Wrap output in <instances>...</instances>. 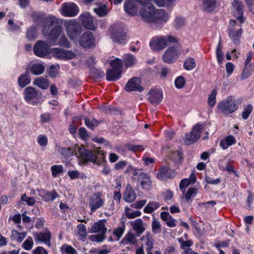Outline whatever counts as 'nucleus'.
I'll list each match as a JSON object with an SVG mask.
<instances>
[{"label":"nucleus","mask_w":254,"mask_h":254,"mask_svg":"<svg viewBox=\"0 0 254 254\" xmlns=\"http://www.w3.org/2000/svg\"><path fill=\"white\" fill-rule=\"evenodd\" d=\"M178 42V39L173 36H156L150 41V46L153 51H158L164 49L168 45Z\"/></svg>","instance_id":"obj_1"},{"label":"nucleus","mask_w":254,"mask_h":254,"mask_svg":"<svg viewBox=\"0 0 254 254\" xmlns=\"http://www.w3.org/2000/svg\"><path fill=\"white\" fill-rule=\"evenodd\" d=\"M112 68L106 72V79L109 81H116L121 76L123 68V62L121 59H116L111 61Z\"/></svg>","instance_id":"obj_2"},{"label":"nucleus","mask_w":254,"mask_h":254,"mask_svg":"<svg viewBox=\"0 0 254 254\" xmlns=\"http://www.w3.org/2000/svg\"><path fill=\"white\" fill-rule=\"evenodd\" d=\"M111 38L117 43H123L126 38L124 26L120 23H114L110 27Z\"/></svg>","instance_id":"obj_3"},{"label":"nucleus","mask_w":254,"mask_h":254,"mask_svg":"<svg viewBox=\"0 0 254 254\" xmlns=\"http://www.w3.org/2000/svg\"><path fill=\"white\" fill-rule=\"evenodd\" d=\"M217 109L223 114L233 113L237 109L234 97L230 96L222 100L218 104Z\"/></svg>","instance_id":"obj_4"},{"label":"nucleus","mask_w":254,"mask_h":254,"mask_svg":"<svg viewBox=\"0 0 254 254\" xmlns=\"http://www.w3.org/2000/svg\"><path fill=\"white\" fill-rule=\"evenodd\" d=\"M42 34L45 36H48L51 40L50 44H53L61 35L62 32V27L58 24V21L56 19V23L54 25L50 26H44L42 28Z\"/></svg>","instance_id":"obj_5"},{"label":"nucleus","mask_w":254,"mask_h":254,"mask_svg":"<svg viewBox=\"0 0 254 254\" xmlns=\"http://www.w3.org/2000/svg\"><path fill=\"white\" fill-rule=\"evenodd\" d=\"M204 127L203 124H196L190 133L186 134L184 138L185 143L188 145L197 141L200 137L201 132L203 130Z\"/></svg>","instance_id":"obj_6"},{"label":"nucleus","mask_w":254,"mask_h":254,"mask_svg":"<svg viewBox=\"0 0 254 254\" xmlns=\"http://www.w3.org/2000/svg\"><path fill=\"white\" fill-rule=\"evenodd\" d=\"M65 26L68 37L72 40H76L81 32L80 24L74 20H70L65 22Z\"/></svg>","instance_id":"obj_7"},{"label":"nucleus","mask_w":254,"mask_h":254,"mask_svg":"<svg viewBox=\"0 0 254 254\" xmlns=\"http://www.w3.org/2000/svg\"><path fill=\"white\" fill-rule=\"evenodd\" d=\"M155 11V7L150 3L142 5L139 13L142 20L151 23L154 15Z\"/></svg>","instance_id":"obj_8"},{"label":"nucleus","mask_w":254,"mask_h":254,"mask_svg":"<svg viewBox=\"0 0 254 254\" xmlns=\"http://www.w3.org/2000/svg\"><path fill=\"white\" fill-rule=\"evenodd\" d=\"M180 55L178 47L171 46L168 48L163 55V60L166 63H172L179 57Z\"/></svg>","instance_id":"obj_9"},{"label":"nucleus","mask_w":254,"mask_h":254,"mask_svg":"<svg viewBox=\"0 0 254 254\" xmlns=\"http://www.w3.org/2000/svg\"><path fill=\"white\" fill-rule=\"evenodd\" d=\"M32 17L33 21L37 24H43V27L54 25L56 23V19L55 17H46L45 13H34L32 15Z\"/></svg>","instance_id":"obj_10"},{"label":"nucleus","mask_w":254,"mask_h":254,"mask_svg":"<svg viewBox=\"0 0 254 254\" xmlns=\"http://www.w3.org/2000/svg\"><path fill=\"white\" fill-rule=\"evenodd\" d=\"M169 18V15L162 9L155 10L154 15L151 23L157 27H161Z\"/></svg>","instance_id":"obj_11"},{"label":"nucleus","mask_w":254,"mask_h":254,"mask_svg":"<svg viewBox=\"0 0 254 254\" xmlns=\"http://www.w3.org/2000/svg\"><path fill=\"white\" fill-rule=\"evenodd\" d=\"M102 193L98 192L93 193L89 199V207L91 212H93L97 209L103 206L105 200L102 198Z\"/></svg>","instance_id":"obj_12"},{"label":"nucleus","mask_w":254,"mask_h":254,"mask_svg":"<svg viewBox=\"0 0 254 254\" xmlns=\"http://www.w3.org/2000/svg\"><path fill=\"white\" fill-rule=\"evenodd\" d=\"M51 53L54 58L60 60H70L75 56V54L70 51L58 48L52 49Z\"/></svg>","instance_id":"obj_13"},{"label":"nucleus","mask_w":254,"mask_h":254,"mask_svg":"<svg viewBox=\"0 0 254 254\" xmlns=\"http://www.w3.org/2000/svg\"><path fill=\"white\" fill-rule=\"evenodd\" d=\"M79 43L84 48H92L95 46V39L91 32L83 33L80 38Z\"/></svg>","instance_id":"obj_14"},{"label":"nucleus","mask_w":254,"mask_h":254,"mask_svg":"<svg viewBox=\"0 0 254 254\" xmlns=\"http://www.w3.org/2000/svg\"><path fill=\"white\" fill-rule=\"evenodd\" d=\"M77 157L84 162L90 161L94 163L96 162L95 153L94 151H91L86 150L84 148H79L78 153H76Z\"/></svg>","instance_id":"obj_15"},{"label":"nucleus","mask_w":254,"mask_h":254,"mask_svg":"<svg viewBox=\"0 0 254 254\" xmlns=\"http://www.w3.org/2000/svg\"><path fill=\"white\" fill-rule=\"evenodd\" d=\"M49 46L47 43L38 41L34 47V54L40 57H43L48 54Z\"/></svg>","instance_id":"obj_16"},{"label":"nucleus","mask_w":254,"mask_h":254,"mask_svg":"<svg viewBox=\"0 0 254 254\" xmlns=\"http://www.w3.org/2000/svg\"><path fill=\"white\" fill-rule=\"evenodd\" d=\"M140 79L139 78L132 77L127 83L125 90L127 92L133 91L141 92L143 90V88L140 85Z\"/></svg>","instance_id":"obj_17"},{"label":"nucleus","mask_w":254,"mask_h":254,"mask_svg":"<svg viewBox=\"0 0 254 254\" xmlns=\"http://www.w3.org/2000/svg\"><path fill=\"white\" fill-rule=\"evenodd\" d=\"M78 11V7L74 3H65L62 5V13L65 16H74Z\"/></svg>","instance_id":"obj_18"},{"label":"nucleus","mask_w":254,"mask_h":254,"mask_svg":"<svg viewBox=\"0 0 254 254\" xmlns=\"http://www.w3.org/2000/svg\"><path fill=\"white\" fill-rule=\"evenodd\" d=\"M137 2L135 0H126L124 3L125 11L130 15H136L138 10Z\"/></svg>","instance_id":"obj_19"},{"label":"nucleus","mask_w":254,"mask_h":254,"mask_svg":"<svg viewBox=\"0 0 254 254\" xmlns=\"http://www.w3.org/2000/svg\"><path fill=\"white\" fill-rule=\"evenodd\" d=\"M176 175V172L174 169H169L166 166H162L159 169L157 177L159 180H165L167 178H173Z\"/></svg>","instance_id":"obj_20"},{"label":"nucleus","mask_w":254,"mask_h":254,"mask_svg":"<svg viewBox=\"0 0 254 254\" xmlns=\"http://www.w3.org/2000/svg\"><path fill=\"white\" fill-rule=\"evenodd\" d=\"M137 181L141 187V188L144 190H149L152 186L150 176L144 172H141L139 174V177L137 178Z\"/></svg>","instance_id":"obj_21"},{"label":"nucleus","mask_w":254,"mask_h":254,"mask_svg":"<svg viewBox=\"0 0 254 254\" xmlns=\"http://www.w3.org/2000/svg\"><path fill=\"white\" fill-rule=\"evenodd\" d=\"M106 220L102 219L95 222L91 226V229L89 231L90 233H100L105 235L107 232V228L105 227V224Z\"/></svg>","instance_id":"obj_22"},{"label":"nucleus","mask_w":254,"mask_h":254,"mask_svg":"<svg viewBox=\"0 0 254 254\" xmlns=\"http://www.w3.org/2000/svg\"><path fill=\"white\" fill-rule=\"evenodd\" d=\"M148 99L152 104L158 105L162 99V92L158 89H151L148 93Z\"/></svg>","instance_id":"obj_23"},{"label":"nucleus","mask_w":254,"mask_h":254,"mask_svg":"<svg viewBox=\"0 0 254 254\" xmlns=\"http://www.w3.org/2000/svg\"><path fill=\"white\" fill-rule=\"evenodd\" d=\"M79 18L85 28L89 30L95 29L93 20L89 13H83L80 16Z\"/></svg>","instance_id":"obj_24"},{"label":"nucleus","mask_w":254,"mask_h":254,"mask_svg":"<svg viewBox=\"0 0 254 254\" xmlns=\"http://www.w3.org/2000/svg\"><path fill=\"white\" fill-rule=\"evenodd\" d=\"M232 5L235 9L234 11V15L236 18L240 20L241 24L244 22V20L242 19V16L243 15V5L241 1L238 0H235Z\"/></svg>","instance_id":"obj_25"},{"label":"nucleus","mask_w":254,"mask_h":254,"mask_svg":"<svg viewBox=\"0 0 254 254\" xmlns=\"http://www.w3.org/2000/svg\"><path fill=\"white\" fill-rule=\"evenodd\" d=\"M132 229L137 236L142 234L145 230V224L141 219H137L130 222Z\"/></svg>","instance_id":"obj_26"},{"label":"nucleus","mask_w":254,"mask_h":254,"mask_svg":"<svg viewBox=\"0 0 254 254\" xmlns=\"http://www.w3.org/2000/svg\"><path fill=\"white\" fill-rule=\"evenodd\" d=\"M35 236L36 242H43L49 247L50 246L51 234L50 231L47 230L44 232L37 233L35 235Z\"/></svg>","instance_id":"obj_27"},{"label":"nucleus","mask_w":254,"mask_h":254,"mask_svg":"<svg viewBox=\"0 0 254 254\" xmlns=\"http://www.w3.org/2000/svg\"><path fill=\"white\" fill-rule=\"evenodd\" d=\"M239 28L235 31L229 32V35L230 38L232 40L234 43L238 44L240 43V38L242 34V29L241 24L238 25Z\"/></svg>","instance_id":"obj_28"},{"label":"nucleus","mask_w":254,"mask_h":254,"mask_svg":"<svg viewBox=\"0 0 254 254\" xmlns=\"http://www.w3.org/2000/svg\"><path fill=\"white\" fill-rule=\"evenodd\" d=\"M137 243L135 235L131 232L127 233L121 241V243L124 245H136Z\"/></svg>","instance_id":"obj_29"},{"label":"nucleus","mask_w":254,"mask_h":254,"mask_svg":"<svg viewBox=\"0 0 254 254\" xmlns=\"http://www.w3.org/2000/svg\"><path fill=\"white\" fill-rule=\"evenodd\" d=\"M135 198L136 194L134 190L132 189L130 185H127L124 195V199L126 201L131 202L133 201Z\"/></svg>","instance_id":"obj_30"},{"label":"nucleus","mask_w":254,"mask_h":254,"mask_svg":"<svg viewBox=\"0 0 254 254\" xmlns=\"http://www.w3.org/2000/svg\"><path fill=\"white\" fill-rule=\"evenodd\" d=\"M25 99L29 102L31 100L34 99L37 96V92L35 89L32 87H28L24 90Z\"/></svg>","instance_id":"obj_31"},{"label":"nucleus","mask_w":254,"mask_h":254,"mask_svg":"<svg viewBox=\"0 0 254 254\" xmlns=\"http://www.w3.org/2000/svg\"><path fill=\"white\" fill-rule=\"evenodd\" d=\"M56 149L58 151L60 152L65 158L72 156L75 151L74 148L73 147L63 148L60 146H56Z\"/></svg>","instance_id":"obj_32"},{"label":"nucleus","mask_w":254,"mask_h":254,"mask_svg":"<svg viewBox=\"0 0 254 254\" xmlns=\"http://www.w3.org/2000/svg\"><path fill=\"white\" fill-rule=\"evenodd\" d=\"M235 142V138L233 135H229L220 141V145L223 149H226L229 146L234 144Z\"/></svg>","instance_id":"obj_33"},{"label":"nucleus","mask_w":254,"mask_h":254,"mask_svg":"<svg viewBox=\"0 0 254 254\" xmlns=\"http://www.w3.org/2000/svg\"><path fill=\"white\" fill-rule=\"evenodd\" d=\"M45 68L44 65L42 64H37L32 65L29 70L33 74L38 75L43 73Z\"/></svg>","instance_id":"obj_34"},{"label":"nucleus","mask_w":254,"mask_h":254,"mask_svg":"<svg viewBox=\"0 0 254 254\" xmlns=\"http://www.w3.org/2000/svg\"><path fill=\"white\" fill-rule=\"evenodd\" d=\"M34 84L44 90L47 89L49 85L48 80L41 77L36 78L34 81Z\"/></svg>","instance_id":"obj_35"},{"label":"nucleus","mask_w":254,"mask_h":254,"mask_svg":"<svg viewBox=\"0 0 254 254\" xmlns=\"http://www.w3.org/2000/svg\"><path fill=\"white\" fill-rule=\"evenodd\" d=\"M146 240V245L147 246L146 251L152 250L154 245V240L152 238V235L150 232L147 233L145 235L143 236L140 240Z\"/></svg>","instance_id":"obj_36"},{"label":"nucleus","mask_w":254,"mask_h":254,"mask_svg":"<svg viewBox=\"0 0 254 254\" xmlns=\"http://www.w3.org/2000/svg\"><path fill=\"white\" fill-rule=\"evenodd\" d=\"M216 0H202V8L207 11H211L214 9Z\"/></svg>","instance_id":"obj_37"},{"label":"nucleus","mask_w":254,"mask_h":254,"mask_svg":"<svg viewBox=\"0 0 254 254\" xmlns=\"http://www.w3.org/2000/svg\"><path fill=\"white\" fill-rule=\"evenodd\" d=\"M254 71V64H250V65H245L243 70L241 79L244 80L249 77L251 74Z\"/></svg>","instance_id":"obj_38"},{"label":"nucleus","mask_w":254,"mask_h":254,"mask_svg":"<svg viewBox=\"0 0 254 254\" xmlns=\"http://www.w3.org/2000/svg\"><path fill=\"white\" fill-rule=\"evenodd\" d=\"M94 153H95L96 162L94 164H100L105 161V153L100 148L97 150H94Z\"/></svg>","instance_id":"obj_39"},{"label":"nucleus","mask_w":254,"mask_h":254,"mask_svg":"<svg viewBox=\"0 0 254 254\" xmlns=\"http://www.w3.org/2000/svg\"><path fill=\"white\" fill-rule=\"evenodd\" d=\"M27 235V232H23L19 233L16 230H12L11 235V238L16 241L19 243H21Z\"/></svg>","instance_id":"obj_40"},{"label":"nucleus","mask_w":254,"mask_h":254,"mask_svg":"<svg viewBox=\"0 0 254 254\" xmlns=\"http://www.w3.org/2000/svg\"><path fill=\"white\" fill-rule=\"evenodd\" d=\"M85 125L89 129L93 130L99 124V122L94 118L90 119L86 117L84 118Z\"/></svg>","instance_id":"obj_41"},{"label":"nucleus","mask_w":254,"mask_h":254,"mask_svg":"<svg viewBox=\"0 0 254 254\" xmlns=\"http://www.w3.org/2000/svg\"><path fill=\"white\" fill-rule=\"evenodd\" d=\"M31 78L29 73L27 72L24 74H22L18 78V84L21 87H24L30 82Z\"/></svg>","instance_id":"obj_42"},{"label":"nucleus","mask_w":254,"mask_h":254,"mask_svg":"<svg viewBox=\"0 0 254 254\" xmlns=\"http://www.w3.org/2000/svg\"><path fill=\"white\" fill-rule=\"evenodd\" d=\"M124 62L125 65L127 67H130L134 65L136 62L135 58L131 55H126L124 57Z\"/></svg>","instance_id":"obj_43"},{"label":"nucleus","mask_w":254,"mask_h":254,"mask_svg":"<svg viewBox=\"0 0 254 254\" xmlns=\"http://www.w3.org/2000/svg\"><path fill=\"white\" fill-rule=\"evenodd\" d=\"M195 60L193 58H187L184 64V67L187 70L193 69L196 66Z\"/></svg>","instance_id":"obj_44"},{"label":"nucleus","mask_w":254,"mask_h":254,"mask_svg":"<svg viewBox=\"0 0 254 254\" xmlns=\"http://www.w3.org/2000/svg\"><path fill=\"white\" fill-rule=\"evenodd\" d=\"M160 206L159 204L155 201L149 202L144 208V212L146 213H151Z\"/></svg>","instance_id":"obj_45"},{"label":"nucleus","mask_w":254,"mask_h":254,"mask_svg":"<svg viewBox=\"0 0 254 254\" xmlns=\"http://www.w3.org/2000/svg\"><path fill=\"white\" fill-rule=\"evenodd\" d=\"M46 201H53L56 198L58 197L59 194L54 190L47 191L41 196Z\"/></svg>","instance_id":"obj_46"},{"label":"nucleus","mask_w":254,"mask_h":254,"mask_svg":"<svg viewBox=\"0 0 254 254\" xmlns=\"http://www.w3.org/2000/svg\"><path fill=\"white\" fill-rule=\"evenodd\" d=\"M217 90L215 89H213L210 95L209 96L208 103L209 106L213 107L216 102Z\"/></svg>","instance_id":"obj_47"},{"label":"nucleus","mask_w":254,"mask_h":254,"mask_svg":"<svg viewBox=\"0 0 254 254\" xmlns=\"http://www.w3.org/2000/svg\"><path fill=\"white\" fill-rule=\"evenodd\" d=\"M94 11L100 17L106 15L108 13L105 4H103L98 8H94Z\"/></svg>","instance_id":"obj_48"},{"label":"nucleus","mask_w":254,"mask_h":254,"mask_svg":"<svg viewBox=\"0 0 254 254\" xmlns=\"http://www.w3.org/2000/svg\"><path fill=\"white\" fill-rule=\"evenodd\" d=\"M78 234L81 237V239L83 241L86 238L87 235V231L86 226L83 224H79L77 226Z\"/></svg>","instance_id":"obj_49"},{"label":"nucleus","mask_w":254,"mask_h":254,"mask_svg":"<svg viewBox=\"0 0 254 254\" xmlns=\"http://www.w3.org/2000/svg\"><path fill=\"white\" fill-rule=\"evenodd\" d=\"M51 171L53 176L56 177L58 174L63 172L64 168L62 165H54L51 167Z\"/></svg>","instance_id":"obj_50"},{"label":"nucleus","mask_w":254,"mask_h":254,"mask_svg":"<svg viewBox=\"0 0 254 254\" xmlns=\"http://www.w3.org/2000/svg\"><path fill=\"white\" fill-rule=\"evenodd\" d=\"M61 250L64 254H76V251L69 245H64L62 246Z\"/></svg>","instance_id":"obj_51"},{"label":"nucleus","mask_w":254,"mask_h":254,"mask_svg":"<svg viewBox=\"0 0 254 254\" xmlns=\"http://www.w3.org/2000/svg\"><path fill=\"white\" fill-rule=\"evenodd\" d=\"M173 24L176 29H180L185 25V20L183 17H177L174 21Z\"/></svg>","instance_id":"obj_52"},{"label":"nucleus","mask_w":254,"mask_h":254,"mask_svg":"<svg viewBox=\"0 0 254 254\" xmlns=\"http://www.w3.org/2000/svg\"><path fill=\"white\" fill-rule=\"evenodd\" d=\"M223 55L222 46L220 42H219L216 49V56L217 61L220 64H221L224 60Z\"/></svg>","instance_id":"obj_53"},{"label":"nucleus","mask_w":254,"mask_h":254,"mask_svg":"<svg viewBox=\"0 0 254 254\" xmlns=\"http://www.w3.org/2000/svg\"><path fill=\"white\" fill-rule=\"evenodd\" d=\"M130 209L127 207L125 210V214L127 218L128 219H132L136 217H138L141 215V212L139 211H135L132 212H129L128 211Z\"/></svg>","instance_id":"obj_54"},{"label":"nucleus","mask_w":254,"mask_h":254,"mask_svg":"<svg viewBox=\"0 0 254 254\" xmlns=\"http://www.w3.org/2000/svg\"><path fill=\"white\" fill-rule=\"evenodd\" d=\"M197 191V190L194 188H190L188 189L185 195V198L187 201L190 200V198L194 197Z\"/></svg>","instance_id":"obj_55"},{"label":"nucleus","mask_w":254,"mask_h":254,"mask_svg":"<svg viewBox=\"0 0 254 254\" xmlns=\"http://www.w3.org/2000/svg\"><path fill=\"white\" fill-rule=\"evenodd\" d=\"M37 36V30L35 27H31L27 31V38L30 40L35 39Z\"/></svg>","instance_id":"obj_56"},{"label":"nucleus","mask_w":254,"mask_h":254,"mask_svg":"<svg viewBox=\"0 0 254 254\" xmlns=\"http://www.w3.org/2000/svg\"><path fill=\"white\" fill-rule=\"evenodd\" d=\"M253 109L252 105L249 104L245 108L244 111L242 113V118L246 120L248 118Z\"/></svg>","instance_id":"obj_57"},{"label":"nucleus","mask_w":254,"mask_h":254,"mask_svg":"<svg viewBox=\"0 0 254 254\" xmlns=\"http://www.w3.org/2000/svg\"><path fill=\"white\" fill-rule=\"evenodd\" d=\"M185 82L186 80L185 78L183 76H180L176 79L175 84L177 88L181 89L184 86Z\"/></svg>","instance_id":"obj_58"},{"label":"nucleus","mask_w":254,"mask_h":254,"mask_svg":"<svg viewBox=\"0 0 254 254\" xmlns=\"http://www.w3.org/2000/svg\"><path fill=\"white\" fill-rule=\"evenodd\" d=\"M105 238V235L103 234L92 235L89 236V239L92 242H101Z\"/></svg>","instance_id":"obj_59"},{"label":"nucleus","mask_w":254,"mask_h":254,"mask_svg":"<svg viewBox=\"0 0 254 254\" xmlns=\"http://www.w3.org/2000/svg\"><path fill=\"white\" fill-rule=\"evenodd\" d=\"M33 245V241L31 237H29L22 244L23 248L26 250H31Z\"/></svg>","instance_id":"obj_60"},{"label":"nucleus","mask_w":254,"mask_h":254,"mask_svg":"<svg viewBox=\"0 0 254 254\" xmlns=\"http://www.w3.org/2000/svg\"><path fill=\"white\" fill-rule=\"evenodd\" d=\"M59 69V65H51L49 70V75L52 78L55 77L58 73Z\"/></svg>","instance_id":"obj_61"},{"label":"nucleus","mask_w":254,"mask_h":254,"mask_svg":"<svg viewBox=\"0 0 254 254\" xmlns=\"http://www.w3.org/2000/svg\"><path fill=\"white\" fill-rule=\"evenodd\" d=\"M125 231V227H119L114 230L113 234L117 237V240H119L122 236Z\"/></svg>","instance_id":"obj_62"},{"label":"nucleus","mask_w":254,"mask_h":254,"mask_svg":"<svg viewBox=\"0 0 254 254\" xmlns=\"http://www.w3.org/2000/svg\"><path fill=\"white\" fill-rule=\"evenodd\" d=\"M21 199L23 201H26L29 205H33L35 202L36 200L33 197H28L26 196L25 194H24L21 196Z\"/></svg>","instance_id":"obj_63"},{"label":"nucleus","mask_w":254,"mask_h":254,"mask_svg":"<svg viewBox=\"0 0 254 254\" xmlns=\"http://www.w3.org/2000/svg\"><path fill=\"white\" fill-rule=\"evenodd\" d=\"M160 227V222L156 219H154L152 224V231L154 233L158 232Z\"/></svg>","instance_id":"obj_64"}]
</instances>
